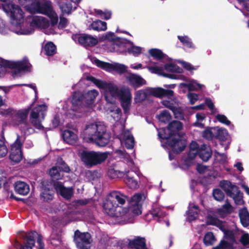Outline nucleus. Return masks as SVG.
Segmentation results:
<instances>
[{
    "mask_svg": "<svg viewBox=\"0 0 249 249\" xmlns=\"http://www.w3.org/2000/svg\"><path fill=\"white\" fill-rule=\"evenodd\" d=\"M50 239L52 244L54 246H58L61 243V235L56 231H53L50 236Z\"/></svg>",
    "mask_w": 249,
    "mask_h": 249,
    "instance_id": "obj_40",
    "label": "nucleus"
},
{
    "mask_svg": "<svg viewBox=\"0 0 249 249\" xmlns=\"http://www.w3.org/2000/svg\"><path fill=\"white\" fill-rule=\"evenodd\" d=\"M206 222L209 225L217 227L223 231H226L224 224L214 215L209 214L207 217Z\"/></svg>",
    "mask_w": 249,
    "mask_h": 249,
    "instance_id": "obj_26",
    "label": "nucleus"
},
{
    "mask_svg": "<svg viewBox=\"0 0 249 249\" xmlns=\"http://www.w3.org/2000/svg\"><path fill=\"white\" fill-rule=\"evenodd\" d=\"M74 241L79 249H89L92 242L89 232H81L79 230L74 232Z\"/></svg>",
    "mask_w": 249,
    "mask_h": 249,
    "instance_id": "obj_15",
    "label": "nucleus"
},
{
    "mask_svg": "<svg viewBox=\"0 0 249 249\" xmlns=\"http://www.w3.org/2000/svg\"><path fill=\"white\" fill-rule=\"evenodd\" d=\"M102 38L113 43V51L121 53L127 50L129 53L135 56L138 55L142 52L141 48L134 46L132 42L126 39L117 37L113 33L108 32L107 33L103 36Z\"/></svg>",
    "mask_w": 249,
    "mask_h": 249,
    "instance_id": "obj_6",
    "label": "nucleus"
},
{
    "mask_svg": "<svg viewBox=\"0 0 249 249\" xmlns=\"http://www.w3.org/2000/svg\"><path fill=\"white\" fill-rule=\"evenodd\" d=\"M216 119L221 123L226 125H229L231 123L230 121L224 115L218 114L216 116Z\"/></svg>",
    "mask_w": 249,
    "mask_h": 249,
    "instance_id": "obj_59",
    "label": "nucleus"
},
{
    "mask_svg": "<svg viewBox=\"0 0 249 249\" xmlns=\"http://www.w3.org/2000/svg\"><path fill=\"white\" fill-rule=\"evenodd\" d=\"M224 237L219 243L213 249H233L235 240L232 231L226 230L223 231Z\"/></svg>",
    "mask_w": 249,
    "mask_h": 249,
    "instance_id": "obj_17",
    "label": "nucleus"
},
{
    "mask_svg": "<svg viewBox=\"0 0 249 249\" xmlns=\"http://www.w3.org/2000/svg\"><path fill=\"white\" fill-rule=\"evenodd\" d=\"M198 208L197 206L190 204L187 213V218L188 220L192 221L195 219L198 216Z\"/></svg>",
    "mask_w": 249,
    "mask_h": 249,
    "instance_id": "obj_33",
    "label": "nucleus"
},
{
    "mask_svg": "<svg viewBox=\"0 0 249 249\" xmlns=\"http://www.w3.org/2000/svg\"><path fill=\"white\" fill-rule=\"evenodd\" d=\"M241 243L244 245H248L249 244V235L248 233L243 234L240 239Z\"/></svg>",
    "mask_w": 249,
    "mask_h": 249,
    "instance_id": "obj_62",
    "label": "nucleus"
},
{
    "mask_svg": "<svg viewBox=\"0 0 249 249\" xmlns=\"http://www.w3.org/2000/svg\"><path fill=\"white\" fill-rule=\"evenodd\" d=\"M53 191L44 189L41 194V197L44 201L52 200L53 198Z\"/></svg>",
    "mask_w": 249,
    "mask_h": 249,
    "instance_id": "obj_49",
    "label": "nucleus"
},
{
    "mask_svg": "<svg viewBox=\"0 0 249 249\" xmlns=\"http://www.w3.org/2000/svg\"><path fill=\"white\" fill-rule=\"evenodd\" d=\"M44 50L47 55H53L56 53V47L52 42H48L44 46Z\"/></svg>",
    "mask_w": 249,
    "mask_h": 249,
    "instance_id": "obj_44",
    "label": "nucleus"
},
{
    "mask_svg": "<svg viewBox=\"0 0 249 249\" xmlns=\"http://www.w3.org/2000/svg\"><path fill=\"white\" fill-rule=\"evenodd\" d=\"M241 4H242L244 8L249 12V0H237Z\"/></svg>",
    "mask_w": 249,
    "mask_h": 249,
    "instance_id": "obj_64",
    "label": "nucleus"
},
{
    "mask_svg": "<svg viewBox=\"0 0 249 249\" xmlns=\"http://www.w3.org/2000/svg\"><path fill=\"white\" fill-rule=\"evenodd\" d=\"M219 185L225 192L227 193V195L230 196L234 192H237L238 187L234 185H232L231 182L228 180H223L220 181Z\"/></svg>",
    "mask_w": 249,
    "mask_h": 249,
    "instance_id": "obj_27",
    "label": "nucleus"
},
{
    "mask_svg": "<svg viewBox=\"0 0 249 249\" xmlns=\"http://www.w3.org/2000/svg\"><path fill=\"white\" fill-rule=\"evenodd\" d=\"M16 110L12 108H8L2 110L0 113L3 116L10 117V121Z\"/></svg>",
    "mask_w": 249,
    "mask_h": 249,
    "instance_id": "obj_55",
    "label": "nucleus"
},
{
    "mask_svg": "<svg viewBox=\"0 0 249 249\" xmlns=\"http://www.w3.org/2000/svg\"><path fill=\"white\" fill-rule=\"evenodd\" d=\"M217 241V239L213 233L211 231L207 232L204 236L203 242L207 246H212Z\"/></svg>",
    "mask_w": 249,
    "mask_h": 249,
    "instance_id": "obj_37",
    "label": "nucleus"
},
{
    "mask_svg": "<svg viewBox=\"0 0 249 249\" xmlns=\"http://www.w3.org/2000/svg\"><path fill=\"white\" fill-rule=\"evenodd\" d=\"M162 103L163 106L170 108L173 111L176 118H180L182 117V114L180 110L173 106L168 101L164 100L162 102Z\"/></svg>",
    "mask_w": 249,
    "mask_h": 249,
    "instance_id": "obj_39",
    "label": "nucleus"
},
{
    "mask_svg": "<svg viewBox=\"0 0 249 249\" xmlns=\"http://www.w3.org/2000/svg\"><path fill=\"white\" fill-rule=\"evenodd\" d=\"M58 23V22H57ZM68 24V20L67 19L64 18L60 17V21L59 23L58 26H57V25H56V28H55V32L54 33H52L51 34H56L57 32L58 29H62L66 26V25ZM57 24V23H56ZM51 34H49V35H50Z\"/></svg>",
    "mask_w": 249,
    "mask_h": 249,
    "instance_id": "obj_54",
    "label": "nucleus"
},
{
    "mask_svg": "<svg viewBox=\"0 0 249 249\" xmlns=\"http://www.w3.org/2000/svg\"><path fill=\"white\" fill-rule=\"evenodd\" d=\"M14 186L15 191L20 195H26L29 192V187L24 182L17 181L15 183Z\"/></svg>",
    "mask_w": 249,
    "mask_h": 249,
    "instance_id": "obj_28",
    "label": "nucleus"
},
{
    "mask_svg": "<svg viewBox=\"0 0 249 249\" xmlns=\"http://www.w3.org/2000/svg\"><path fill=\"white\" fill-rule=\"evenodd\" d=\"M215 157L216 160L220 162L224 163L226 161L227 156L224 154H221L219 152H215Z\"/></svg>",
    "mask_w": 249,
    "mask_h": 249,
    "instance_id": "obj_60",
    "label": "nucleus"
},
{
    "mask_svg": "<svg viewBox=\"0 0 249 249\" xmlns=\"http://www.w3.org/2000/svg\"><path fill=\"white\" fill-rule=\"evenodd\" d=\"M217 136L221 141H225L228 139L229 134L227 130L223 128H217Z\"/></svg>",
    "mask_w": 249,
    "mask_h": 249,
    "instance_id": "obj_47",
    "label": "nucleus"
},
{
    "mask_svg": "<svg viewBox=\"0 0 249 249\" xmlns=\"http://www.w3.org/2000/svg\"><path fill=\"white\" fill-rule=\"evenodd\" d=\"M237 192H234L229 196L232 197L235 203L237 205H241L243 203V200L242 194L240 193L238 188L237 189Z\"/></svg>",
    "mask_w": 249,
    "mask_h": 249,
    "instance_id": "obj_43",
    "label": "nucleus"
},
{
    "mask_svg": "<svg viewBox=\"0 0 249 249\" xmlns=\"http://www.w3.org/2000/svg\"><path fill=\"white\" fill-rule=\"evenodd\" d=\"M129 246L131 248L137 249H147L145 246V241L144 238L139 237L130 241Z\"/></svg>",
    "mask_w": 249,
    "mask_h": 249,
    "instance_id": "obj_30",
    "label": "nucleus"
},
{
    "mask_svg": "<svg viewBox=\"0 0 249 249\" xmlns=\"http://www.w3.org/2000/svg\"><path fill=\"white\" fill-rule=\"evenodd\" d=\"M93 62L98 67L108 71H115L121 74L125 72L127 70V67L125 65L118 63H109L97 59H94Z\"/></svg>",
    "mask_w": 249,
    "mask_h": 249,
    "instance_id": "obj_16",
    "label": "nucleus"
},
{
    "mask_svg": "<svg viewBox=\"0 0 249 249\" xmlns=\"http://www.w3.org/2000/svg\"><path fill=\"white\" fill-rule=\"evenodd\" d=\"M125 173L127 174L125 178V181L128 186L132 189H135L138 186L137 181L132 177V174L133 173L132 172L130 173L129 171H125Z\"/></svg>",
    "mask_w": 249,
    "mask_h": 249,
    "instance_id": "obj_38",
    "label": "nucleus"
},
{
    "mask_svg": "<svg viewBox=\"0 0 249 249\" xmlns=\"http://www.w3.org/2000/svg\"><path fill=\"white\" fill-rule=\"evenodd\" d=\"M158 118L160 122L166 123L171 119V115L166 110H164L159 114Z\"/></svg>",
    "mask_w": 249,
    "mask_h": 249,
    "instance_id": "obj_51",
    "label": "nucleus"
},
{
    "mask_svg": "<svg viewBox=\"0 0 249 249\" xmlns=\"http://www.w3.org/2000/svg\"><path fill=\"white\" fill-rule=\"evenodd\" d=\"M98 94V92L95 89L89 90L83 95L79 92H75L71 99L73 109L77 111L78 110L77 107L81 106L82 104L92 108L93 107L94 100Z\"/></svg>",
    "mask_w": 249,
    "mask_h": 249,
    "instance_id": "obj_8",
    "label": "nucleus"
},
{
    "mask_svg": "<svg viewBox=\"0 0 249 249\" xmlns=\"http://www.w3.org/2000/svg\"><path fill=\"white\" fill-rule=\"evenodd\" d=\"M130 213H132L133 215H138L141 214V206H131L129 210L127 209V212L125 215H129Z\"/></svg>",
    "mask_w": 249,
    "mask_h": 249,
    "instance_id": "obj_48",
    "label": "nucleus"
},
{
    "mask_svg": "<svg viewBox=\"0 0 249 249\" xmlns=\"http://www.w3.org/2000/svg\"><path fill=\"white\" fill-rule=\"evenodd\" d=\"M8 152V149L4 142L0 140V158L5 157Z\"/></svg>",
    "mask_w": 249,
    "mask_h": 249,
    "instance_id": "obj_57",
    "label": "nucleus"
},
{
    "mask_svg": "<svg viewBox=\"0 0 249 249\" xmlns=\"http://www.w3.org/2000/svg\"><path fill=\"white\" fill-rule=\"evenodd\" d=\"M22 236L24 240L23 245L17 242L14 246L17 249H44L42 236L36 232L24 233Z\"/></svg>",
    "mask_w": 249,
    "mask_h": 249,
    "instance_id": "obj_7",
    "label": "nucleus"
},
{
    "mask_svg": "<svg viewBox=\"0 0 249 249\" xmlns=\"http://www.w3.org/2000/svg\"><path fill=\"white\" fill-rule=\"evenodd\" d=\"M35 27H38L34 24L32 25V21L30 24H23V23H18L17 24L12 25L11 31L19 35H28L32 33L34 31Z\"/></svg>",
    "mask_w": 249,
    "mask_h": 249,
    "instance_id": "obj_19",
    "label": "nucleus"
},
{
    "mask_svg": "<svg viewBox=\"0 0 249 249\" xmlns=\"http://www.w3.org/2000/svg\"><path fill=\"white\" fill-rule=\"evenodd\" d=\"M31 108V106L26 109L16 110L10 121L12 124L19 125L21 131L27 135L33 133L34 131L26 122L27 115Z\"/></svg>",
    "mask_w": 249,
    "mask_h": 249,
    "instance_id": "obj_10",
    "label": "nucleus"
},
{
    "mask_svg": "<svg viewBox=\"0 0 249 249\" xmlns=\"http://www.w3.org/2000/svg\"><path fill=\"white\" fill-rule=\"evenodd\" d=\"M90 27L92 29L97 31H105L107 29V23L100 20L93 21Z\"/></svg>",
    "mask_w": 249,
    "mask_h": 249,
    "instance_id": "obj_35",
    "label": "nucleus"
},
{
    "mask_svg": "<svg viewBox=\"0 0 249 249\" xmlns=\"http://www.w3.org/2000/svg\"><path fill=\"white\" fill-rule=\"evenodd\" d=\"M178 38L184 45L189 48H193L194 47L190 39L188 36H178Z\"/></svg>",
    "mask_w": 249,
    "mask_h": 249,
    "instance_id": "obj_53",
    "label": "nucleus"
},
{
    "mask_svg": "<svg viewBox=\"0 0 249 249\" xmlns=\"http://www.w3.org/2000/svg\"><path fill=\"white\" fill-rule=\"evenodd\" d=\"M128 198L126 196L120 192H111L107 196L104 204L106 213L111 216H123L127 212V208H123L124 205Z\"/></svg>",
    "mask_w": 249,
    "mask_h": 249,
    "instance_id": "obj_5",
    "label": "nucleus"
},
{
    "mask_svg": "<svg viewBox=\"0 0 249 249\" xmlns=\"http://www.w3.org/2000/svg\"><path fill=\"white\" fill-rule=\"evenodd\" d=\"M205 86L204 85L199 84L197 81L194 79H189V90H197L201 89L204 88Z\"/></svg>",
    "mask_w": 249,
    "mask_h": 249,
    "instance_id": "obj_45",
    "label": "nucleus"
},
{
    "mask_svg": "<svg viewBox=\"0 0 249 249\" xmlns=\"http://www.w3.org/2000/svg\"><path fill=\"white\" fill-rule=\"evenodd\" d=\"M114 112L113 113V114L111 115V116L115 120H117L119 119H120V118L121 117V110L119 108H115L114 109Z\"/></svg>",
    "mask_w": 249,
    "mask_h": 249,
    "instance_id": "obj_63",
    "label": "nucleus"
},
{
    "mask_svg": "<svg viewBox=\"0 0 249 249\" xmlns=\"http://www.w3.org/2000/svg\"><path fill=\"white\" fill-rule=\"evenodd\" d=\"M58 4L60 9L63 13L70 14L76 9L75 5H72L66 0H54Z\"/></svg>",
    "mask_w": 249,
    "mask_h": 249,
    "instance_id": "obj_25",
    "label": "nucleus"
},
{
    "mask_svg": "<svg viewBox=\"0 0 249 249\" xmlns=\"http://www.w3.org/2000/svg\"><path fill=\"white\" fill-rule=\"evenodd\" d=\"M20 3L31 13H39L46 15L50 22L45 17L34 16L32 18V25L44 30L46 34L54 33L58 21V17L53 10L52 3L48 0H20Z\"/></svg>",
    "mask_w": 249,
    "mask_h": 249,
    "instance_id": "obj_1",
    "label": "nucleus"
},
{
    "mask_svg": "<svg viewBox=\"0 0 249 249\" xmlns=\"http://www.w3.org/2000/svg\"><path fill=\"white\" fill-rule=\"evenodd\" d=\"M127 82L133 87L138 88L146 84V81L140 75L130 74L126 77Z\"/></svg>",
    "mask_w": 249,
    "mask_h": 249,
    "instance_id": "obj_23",
    "label": "nucleus"
},
{
    "mask_svg": "<svg viewBox=\"0 0 249 249\" xmlns=\"http://www.w3.org/2000/svg\"><path fill=\"white\" fill-rule=\"evenodd\" d=\"M213 196L216 200L220 201L224 199V194L221 190L216 189L213 191Z\"/></svg>",
    "mask_w": 249,
    "mask_h": 249,
    "instance_id": "obj_52",
    "label": "nucleus"
},
{
    "mask_svg": "<svg viewBox=\"0 0 249 249\" xmlns=\"http://www.w3.org/2000/svg\"><path fill=\"white\" fill-rule=\"evenodd\" d=\"M196 121L194 123V125L196 126L203 127L204 126L203 122L205 118V115L203 113H197L196 114Z\"/></svg>",
    "mask_w": 249,
    "mask_h": 249,
    "instance_id": "obj_50",
    "label": "nucleus"
},
{
    "mask_svg": "<svg viewBox=\"0 0 249 249\" xmlns=\"http://www.w3.org/2000/svg\"><path fill=\"white\" fill-rule=\"evenodd\" d=\"M163 68L166 71L172 72L181 73L182 71L181 68L172 63L166 64Z\"/></svg>",
    "mask_w": 249,
    "mask_h": 249,
    "instance_id": "obj_42",
    "label": "nucleus"
},
{
    "mask_svg": "<svg viewBox=\"0 0 249 249\" xmlns=\"http://www.w3.org/2000/svg\"><path fill=\"white\" fill-rule=\"evenodd\" d=\"M10 31V29L6 26L4 22L1 19H0V33L2 35H6Z\"/></svg>",
    "mask_w": 249,
    "mask_h": 249,
    "instance_id": "obj_58",
    "label": "nucleus"
},
{
    "mask_svg": "<svg viewBox=\"0 0 249 249\" xmlns=\"http://www.w3.org/2000/svg\"><path fill=\"white\" fill-rule=\"evenodd\" d=\"M107 153L95 151L83 152L82 160L88 166L91 167L100 164L107 158Z\"/></svg>",
    "mask_w": 249,
    "mask_h": 249,
    "instance_id": "obj_12",
    "label": "nucleus"
},
{
    "mask_svg": "<svg viewBox=\"0 0 249 249\" xmlns=\"http://www.w3.org/2000/svg\"><path fill=\"white\" fill-rule=\"evenodd\" d=\"M47 107L44 105H39L33 109L30 116V123L36 129L41 130L43 128L41 124L44 119Z\"/></svg>",
    "mask_w": 249,
    "mask_h": 249,
    "instance_id": "obj_14",
    "label": "nucleus"
},
{
    "mask_svg": "<svg viewBox=\"0 0 249 249\" xmlns=\"http://www.w3.org/2000/svg\"><path fill=\"white\" fill-rule=\"evenodd\" d=\"M81 137L87 142L95 143L100 146H106L109 140L106 126L102 122H94L87 124L82 133Z\"/></svg>",
    "mask_w": 249,
    "mask_h": 249,
    "instance_id": "obj_4",
    "label": "nucleus"
},
{
    "mask_svg": "<svg viewBox=\"0 0 249 249\" xmlns=\"http://www.w3.org/2000/svg\"><path fill=\"white\" fill-rule=\"evenodd\" d=\"M188 98L191 104H194L198 100V97L197 94L194 93H190L188 94Z\"/></svg>",
    "mask_w": 249,
    "mask_h": 249,
    "instance_id": "obj_61",
    "label": "nucleus"
},
{
    "mask_svg": "<svg viewBox=\"0 0 249 249\" xmlns=\"http://www.w3.org/2000/svg\"><path fill=\"white\" fill-rule=\"evenodd\" d=\"M63 138L66 142L70 144L75 143L78 140L77 134L70 130H66L63 132Z\"/></svg>",
    "mask_w": 249,
    "mask_h": 249,
    "instance_id": "obj_24",
    "label": "nucleus"
},
{
    "mask_svg": "<svg viewBox=\"0 0 249 249\" xmlns=\"http://www.w3.org/2000/svg\"><path fill=\"white\" fill-rule=\"evenodd\" d=\"M122 145H124L128 149L133 148L134 145V140L129 131H123L120 136Z\"/></svg>",
    "mask_w": 249,
    "mask_h": 249,
    "instance_id": "obj_21",
    "label": "nucleus"
},
{
    "mask_svg": "<svg viewBox=\"0 0 249 249\" xmlns=\"http://www.w3.org/2000/svg\"><path fill=\"white\" fill-rule=\"evenodd\" d=\"M56 191L64 198L69 199L73 195V189L71 188H66L63 186L60 182L54 184Z\"/></svg>",
    "mask_w": 249,
    "mask_h": 249,
    "instance_id": "obj_22",
    "label": "nucleus"
},
{
    "mask_svg": "<svg viewBox=\"0 0 249 249\" xmlns=\"http://www.w3.org/2000/svg\"><path fill=\"white\" fill-rule=\"evenodd\" d=\"M146 68L148 69V70L152 73H157L160 75H162L164 76L167 77L172 79H177V77L173 75V74H165L162 73V71L164 70V68L162 67H159L157 66H152L149 65H148Z\"/></svg>",
    "mask_w": 249,
    "mask_h": 249,
    "instance_id": "obj_31",
    "label": "nucleus"
},
{
    "mask_svg": "<svg viewBox=\"0 0 249 249\" xmlns=\"http://www.w3.org/2000/svg\"><path fill=\"white\" fill-rule=\"evenodd\" d=\"M73 40L85 47L93 46L97 44V37L87 34H76L72 36Z\"/></svg>",
    "mask_w": 249,
    "mask_h": 249,
    "instance_id": "obj_20",
    "label": "nucleus"
},
{
    "mask_svg": "<svg viewBox=\"0 0 249 249\" xmlns=\"http://www.w3.org/2000/svg\"><path fill=\"white\" fill-rule=\"evenodd\" d=\"M22 141L19 136H18L16 141L11 146L10 159L13 162H18L22 159Z\"/></svg>",
    "mask_w": 249,
    "mask_h": 249,
    "instance_id": "obj_18",
    "label": "nucleus"
},
{
    "mask_svg": "<svg viewBox=\"0 0 249 249\" xmlns=\"http://www.w3.org/2000/svg\"><path fill=\"white\" fill-rule=\"evenodd\" d=\"M30 67L31 64L27 59L16 62H10L0 59V77L4 76L8 68H15L19 70L29 71Z\"/></svg>",
    "mask_w": 249,
    "mask_h": 249,
    "instance_id": "obj_13",
    "label": "nucleus"
},
{
    "mask_svg": "<svg viewBox=\"0 0 249 249\" xmlns=\"http://www.w3.org/2000/svg\"><path fill=\"white\" fill-rule=\"evenodd\" d=\"M239 216L241 224L244 227L249 225V213L246 208L241 209L239 212Z\"/></svg>",
    "mask_w": 249,
    "mask_h": 249,
    "instance_id": "obj_36",
    "label": "nucleus"
},
{
    "mask_svg": "<svg viewBox=\"0 0 249 249\" xmlns=\"http://www.w3.org/2000/svg\"><path fill=\"white\" fill-rule=\"evenodd\" d=\"M144 196L141 194H136L131 198L130 202V206H141L144 200Z\"/></svg>",
    "mask_w": 249,
    "mask_h": 249,
    "instance_id": "obj_41",
    "label": "nucleus"
},
{
    "mask_svg": "<svg viewBox=\"0 0 249 249\" xmlns=\"http://www.w3.org/2000/svg\"><path fill=\"white\" fill-rule=\"evenodd\" d=\"M173 94L174 92L171 90H166L161 88H148L137 91L134 99L136 102H141L150 96L162 98L166 96L172 97Z\"/></svg>",
    "mask_w": 249,
    "mask_h": 249,
    "instance_id": "obj_9",
    "label": "nucleus"
},
{
    "mask_svg": "<svg viewBox=\"0 0 249 249\" xmlns=\"http://www.w3.org/2000/svg\"><path fill=\"white\" fill-rule=\"evenodd\" d=\"M98 88L102 89L107 102L113 104L116 98L121 100L122 106L125 113L130 108L132 96L129 88L123 86L120 89L113 83L96 79L93 77H88Z\"/></svg>",
    "mask_w": 249,
    "mask_h": 249,
    "instance_id": "obj_2",
    "label": "nucleus"
},
{
    "mask_svg": "<svg viewBox=\"0 0 249 249\" xmlns=\"http://www.w3.org/2000/svg\"><path fill=\"white\" fill-rule=\"evenodd\" d=\"M2 8L4 11L9 17L12 25L23 22L24 12L19 6L9 2L3 4Z\"/></svg>",
    "mask_w": 249,
    "mask_h": 249,
    "instance_id": "obj_11",
    "label": "nucleus"
},
{
    "mask_svg": "<svg viewBox=\"0 0 249 249\" xmlns=\"http://www.w3.org/2000/svg\"><path fill=\"white\" fill-rule=\"evenodd\" d=\"M233 208L231 205L228 201L222 207L217 210V213L221 216L224 217L227 214L232 212Z\"/></svg>",
    "mask_w": 249,
    "mask_h": 249,
    "instance_id": "obj_34",
    "label": "nucleus"
},
{
    "mask_svg": "<svg viewBox=\"0 0 249 249\" xmlns=\"http://www.w3.org/2000/svg\"><path fill=\"white\" fill-rule=\"evenodd\" d=\"M149 53L154 57L157 59H160L163 57V54L160 50L152 49L149 51Z\"/></svg>",
    "mask_w": 249,
    "mask_h": 249,
    "instance_id": "obj_56",
    "label": "nucleus"
},
{
    "mask_svg": "<svg viewBox=\"0 0 249 249\" xmlns=\"http://www.w3.org/2000/svg\"><path fill=\"white\" fill-rule=\"evenodd\" d=\"M198 154L203 161H206L211 158L212 151L209 146L204 144L199 149Z\"/></svg>",
    "mask_w": 249,
    "mask_h": 249,
    "instance_id": "obj_29",
    "label": "nucleus"
},
{
    "mask_svg": "<svg viewBox=\"0 0 249 249\" xmlns=\"http://www.w3.org/2000/svg\"><path fill=\"white\" fill-rule=\"evenodd\" d=\"M49 174L53 179H60L62 178L60 171L56 167H53L50 169Z\"/></svg>",
    "mask_w": 249,
    "mask_h": 249,
    "instance_id": "obj_46",
    "label": "nucleus"
},
{
    "mask_svg": "<svg viewBox=\"0 0 249 249\" xmlns=\"http://www.w3.org/2000/svg\"><path fill=\"white\" fill-rule=\"evenodd\" d=\"M199 148L198 147L197 143L195 142H193L190 144V149L186 161L187 163L189 162V160H193L197 155Z\"/></svg>",
    "mask_w": 249,
    "mask_h": 249,
    "instance_id": "obj_32",
    "label": "nucleus"
},
{
    "mask_svg": "<svg viewBox=\"0 0 249 249\" xmlns=\"http://www.w3.org/2000/svg\"><path fill=\"white\" fill-rule=\"evenodd\" d=\"M182 128V124L178 121H173L167 129L160 128L159 130L158 136L162 140H166L167 143L176 153L183 151L186 146V141L184 139L180 130Z\"/></svg>",
    "mask_w": 249,
    "mask_h": 249,
    "instance_id": "obj_3",
    "label": "nucleus"
}]
</instances>
